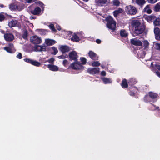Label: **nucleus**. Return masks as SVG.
I'll list each match as a JSON object with an SVG mask.
<instances>
[{"instance_id": "obj_1", "label": "nucleus", "mask_w": 160, "mask_h": 160, "mask_svg": "<svg viewBox=\"0 0 160 160\" xmlns=\"http://www.w3.org/2000/svg\"><path fill=\"white\" fill-rule=\"evenodd\" d=\"M132 25L134 28V32L137 34L142 33L145 30L144 25L141 24L137 20H133L131 22Z\"/></svg>"}, {"instance_id": "obj_2", "label": "nucleus", "mask_w": 160, "mask_h": 160, "mask_svg": "<svg viewBox=\"0 0 160 160\" xmlns=\"http://www.w3.org/2000/svg\"><path fill=\"white\" fill-rule=\"evenodd\" d=\"M106 20L107 22V27L112 30H115L116 28V22L112 18L111 16H109L106 18Z\"/></svg>"}, {"instance_id": "obj_3", "label": "nucleus", "mask_w": 160, "mask_h": 160, "mask_svg": "<svg viewBox=\"0 0 160 160\" xmlns=\"http://www.w3.org/2000/svg\"><path fill=\"white\" fill-rule=\"evenodd\" d=\"M125 10L127 14L131 15H135L137 12L136 8L132 5L127 6L125 8Z\"/></svg>"}, {"instance_id": "obj_4", "label": "nucleus", "mask_w": 160, "mask_h": 160, "mask_svg": "<svg viewBox=\"0 0 160 160\" xmlns=\"http://www.w3.org/2000/svg\"><path fill=\"white\" fill-rule=\"evenodd\" d=\"M70 67L74 70H82L84 67L78 61H75L70 64Z\"/></svg>"}, {"instance_id": "obj_5", "label": "nucleus", "mask_w": 160, "mask_h": 160, "mask_svg": "<svg viewBox=\"0 0 160 160\" xmlns=\"http://www.w3.org/2000/svg\"><path fill=\"white\" fill-rule=\"evenodd\" d=\"M30 40L31 43L35 44H40L42 42L41 38L37 36H34L31 37H30Z\"/></svg>"}, {"instance_id": "obj_6", "label": "nucleus", "mask_w": 160, "mask_h": 160, "mask_svg": "<svg viewBox=\"0 0 160 160\" xmlns=\"http://www.w3.org/2000/svg\"><path fill=\"white\" fill-rule=\"evenodd\" d=\"M158 95L152 92H149V96H146L144 98V100L146 102H150V100L149 99V97H150L152 99H155L158 97Z\"/></svg>"}, {"instance_id": "obj_7", "label": "nucleus", "mask_w": 160, "mask_h": 160, "mask_svg": "<svg viewBox=\"0 0 160 160\" xmlns=\"http://www.w3.org/2000/svg\"><path fill=\"white\" fill-rule=\"evenodd\" d=\"M87 72L91 74H95L98 73L100 71V68H91L87 69Z\"/></svg>"}, {"instance_id": "obj_8", "label": "nucleus", "mask_w": 160, "mask_h": 160, "mask_svg": "<svg viewBox=\"0 0 160 160\" xmlns=\"http://www.w3.org/2000/svg\"><path fill=\"white\" fill-rule=\"evenodd\" d=\"M4 49L8 52L13 53L15 52V49L13 44L12 43H9L8 46L4 48Z\"/></svg>"}, {"instance_id": "obj_9", "label": "nucleus", "mask_w": 160, "mask_h": 160, "mask_svg": "<svg viewBox=\"0 0 160 160\" xmlns=\"http://www.w3.org/2000/svg\"><path fill=\"white\" fill-rule=\"evenodd\" d=\"M4 38L6 41L10 42L14 39V36L11 33H7L4 34Z\"/></svg>"}, {"instance_id": "obj_10", "label": "nucleus", "mask_w": 160, "mask_h": 160, "mask_svg": "<svg viewBox=\"0 0 160 160\" xmlns=\"http://www.w3.org/2000/svg\"><path fill=\"white\" fill-rule=\"evenodd\" d=\"M154 32L156 39L158 40L160 38V29L158 27L155 28H154Z\"/></svg>"}, {"instance_id": "obj_11", "label": "nucleus", "mask_w": 160, "mask_h": 160, "mask_svg": "<svg viewBox=\"0 0 160 160\" xmlns=\"http://www.w3.org/2000/svg\"><path fill=\"white\" fill-rule=\"evenodd\" d=\"M34 51L35 52H39L45 51L46 48L44 46L40 45H35L33 48Z\"/></svg>"}, {"instance_id": "obj_12", "label": "nucleus", "mask_w": 160, "mask_h": 160, "mask_svg": "<svg viewBox=\"0 0 160 160\" xmlns=\"http://www.w3.org/2000/svg\"><path fill=\"white\" fill-rule=\"evenodd\" d=\"M131 43L136 46H141L142 43L140 40L136 38L132 39L131 41Z\"/></svg>"}, {"instance_id": "obj_13", "label": "nucleus", "mask_w": 160, "mask_h": 160, "mask_svg": "<svg viewBox=\"0 0 160 160\" xmlns=\"http://www.w3.org/2000/svg\"><path fill=\"white\" fill-rule=\"evenodd\" d=\"M69 56L70 60H75L78 58L77 53L74 51L70 52L69 53Z\"/></svg>"}, {"instance_id": "obj_14", "label": "nucleus", "mask_w": 160, "mask_h": 160, "mask_svg": "<svg viewBox=\"0 0 160 160\" xmlns=\"http://www.w3.org/2000/svg\"><path fill=\"white\" fill-rule=\"evenodd\" d=\"M41 12V9L38 7H36L34 10L31 11V13L34 15H39Z\"/></svg>"}, {"instance_id": "obj_15", "label": "nucleus", "mask_w": 160, "mask_h": 160, "mask_svg": "<svg viewBox=\"0 0 160 160\" xmlns=\"http://www.w3.org/2000/svg\"><path fill=\"white\" fill-rule=\"evenodd\" d=\"M90 57L92 60H98V57L96 53L92 51H90L88 53Z\"/></svg>"}, {"instance_id": "obj_16", "label": "nucleus", "mask_w": 160, "mask_h": 160, "mask_svg": "<svg viewBox=\"0 0 160 160\" xmlns=\"http://www.w3.org/2000/svg\"><path fill=\"white\" fill-rule=\"evenodd\" d=\"M60 50L63 53L67 52L69 51V48L67 46H61L60 48Z\"/></svg>"}, {"instance_id": "obj_17", "label": "nucleus", "mask_w": 160, "mask_h": 160, "mask_svg": "<svg viewBox=\"0 0 160 160\" xmlns=\"http://www.w3.org/2000/svg\"><path fill=\"white\" fill-rule=\"evenodd\" d=\"M108 1V0H96V3L99 5L101 6L107 4Z\"/></svg>"}, {"instance_id": "obj_18", "label": "nucleus", "mask_w": 160, "mask_h": 160, "mask_svg": "<svg viewBox=\"0 0 160 160\" xmlns=\"http://www.w3.org/2000/svg\"><path fill=\"white\" fill-rule=\"evenodd\" d=\"M56 42L55 41L49 39H46L45 40V44L48 46L52 45Z\"/></svg>"}, {"instance_id": "obj_19", "label": "nucleus", "mask_w": 160, "mask_h": 160, "mask_svg": "<svg viewBox=\"0 0 160 160\" xmlns=\"http://www.w3.org/2000/svg\"><path fill=\"white\" fill-rule=\"evenodd\" d=\"M18 26V21L16 20H12L8 24V25L10 28L15 27L17 25Z\"/></svg>"}, {"instance_id": "obj_20", "label": "nucleus", "mask_w": 160, "mask_h": 160, "mask_svg": "<svg viewBox=\"0 0 160 160\" xmlns=\"http://www.w3.org/2000/svg\"><path fill=\"white\" fill-rule=\"evenodd\" d=\"M48 67L50 70L53 71H57L58 69L57 66L54 65L49 64L48 65Z\"/></svg>"}, {"instance_id": "obj_21", "label": "nucleus", "mask_w": 160, "mask_h": 160, "mask_svg": "<svg viewBox=\"0 0 160 160\" xmlns=\"http://www.w3.org/2000/svg\"><path fill=\"white\" fill-rule=\"evenodd\" d=\"M156 18V17L152 15L146 17L145 18L146 20L149 22H152V21L154 20Z\"/></svg>"}, {"instance_id": "obj_22", "label": "nucleus", "mask_w": 160, "mask_h": 160, "mask_svg": "<svg viewBox=\"0 0 160 160\" xmlns=\"http://www.w3.org/2000/svg\"><path fill=\"white\" fill-rule=\"evenodd\" d=\"M122 10L121 8H120L115 10L113 12L114 16L116 17L118 14L122 13Z\"/></svg>"}, {"instance_id": "obj_23", "label": "nucleus", "mask_w": 160, "mask_h": 160, "mask_svg": "<svg viewBox=\"0 0 160 160\" xmlns=\"http://www.w3.org/2000/svg\"><path fill=\"white\" fill-rule=\"evenodd\" d=\"M144 11L147 13L150 14L152 12V10L150 7V5H147L144 8Z\"/></svg>"}, {"instance_id": "obj_24", "label": "nucleus", "mask_w": 160, "mask_h": 160, "mask_svg": "<svg viewBox=\"0 0 160 160\" xmlns=\"http://www.w3.org/2000/svg\"><path fill=\"white\" fill-rule=\"evenodd\" d=\"M101 79L105 84L109 83L112 82V80L110 78H102Z\"/></svg>"}, {"instance_id": "obj_25", "label": "nucleus", "mask_w": 160, "mask_h": 160, "mask_svg": "<svg viewBox=\"0 0 160 160\" xmlns=\"http://www.w3.org/2000/svg\"><path fill=\"white\" fill-rule=\"evenodd\" d=\"M136 3L140 6L143 5L146 2L145 0H136Z\"/></svg>"}, {"instance_id": "obj_26", "label": "nucleus", "mask_w": 160, "mask_h": 160, "mask_svg": "<svg viewBox=\"0 0 160 160\" xmlns=\"http://www.w3.org/2000/svg\"><path fill=\"white\" fill-rule=\"evenodd\" d=\"M143 42L144 49L145 50H148L149 48V43L148 41L147 40H144L142 41Z\"/></svg>"}, {"instance_id": "obj_27", "label": "nucleus", "mask_w": 160, "mask_h": 160, "mask_svg": "<svg viewBox=\"0 0 160 160\" xmlns=\"http://www.w3.org/2000/svg\"><path fill=\"white\" fill-rule=\"evenodd\" d=\"M120 34L122 37H126L128 35V33L127 31L124 30H121L120 31Z\"/></svg>"}, {"instance_id": "obj_28", "label": "nucleus", "mask_w": 160, "mask_h": 160, "mask_svg": "<svg viewBox=\"0 0 160 160\" xmlns=\"http://www.w3.org/2000/svg\"><path fill=\"white\" fill-rule=\"evenodd\" d=\"M153 21V24L155 26H158L160 25V19L156 18Z\"/></svg>"}, {"instance_id": "obj_29", "label": "nucleus", "mask_w": 160, "mask_h": 160, "mask_svg": "<svg viewBox=\"0 0 160 160\" xmlns=\"http://www.w3.org/2000/svg\"><path fill=\"white\" fill-rule=\"evenodd\" d=\"M36 31L42 35H45L47 31L45 30L42 29H38Z\"/></svg>"}, {"instance_id": "obj_30", "label": "nucleus", "mask_w": 160, "mask_h": 160, "mask_svg": "<svg viewBox=\"0 0 160 160\" xmlns=\"http://www.w3.org/2000/svg\"><path fill=\"white\" fill-rule=\"evenodd\" d=\"M72 40L74 41H78L79 40V38L76 34H74L71 38Z\"/></svg>"}, {"instance_id": "obj_31", "label": "nucleus", "mask_w": 160, "mask_h": 160, "mask_svg": "<svg viewBox=\"0 0 160 160\" xmlns=\"http://www.w3.org/2000/svg\"><path fill=\"white\" fill-rule=\"evenodd\" d=\"M121 85L123 88H126L128 87V84L126 79H124L122 81Z\"/></svg>"}, {"instance_id": "obj_32", "label": "nucleus", "mask_w": 160, "mask_h": 160, "mask_svg": "<svg viewBox=\"0 0 160 160\" xmlns=\"http://www.w3.org/2000/svg\"><path fill=\"white\" fill-rule=\"evenodd\" d=\"M9 8L10 9L16 10L18 9L17 6L14 4H11L9 6Z\"/></svg>"}, {"instance_id": "obj_33", "label": "nucleus", "mask_w": 160, "mask_h": 160, "mask_svg": "<svg viewBox=\"0 0 160 160\" xmlns=\"http://www.w3.org/2000/svg\"><path fill=\"white\" fill-rule=\"evenodd\" d=\"M153 46L157 50H160V43L156 42H153Z\"/></svg>"}, {"instance_id": "obj_34", "label": "nucleus", "mask_w": 160, "mask_h": 160, "mask_svg": "<svg viewBox=\"0 0 160 160\" xmlns=\"http://www.w3.org/2000/svg\"><path fill=\"white\" fill-rule=\"evenodd\" d=\"M31 64L36 66H39L40 65V63L36 61L32 60Z\"/></svg>"}, {"instance_id": "obj_35", "label": "nucleus", "mask_w": 160, "mask_h": 160, "mask_svg": "<svg viewBox=\"0 0 160 160\" xmlns=\"http://www.w3.org/2000/svg\"><path fill=\"white\" fill-rule=\"evenodd\" d=\"M100 65V63L99 62L94 61L92 63V66L93 67H98Z\"/></svg>"}, {"instance_id": "obj_36", "label": "nucleus", "mask_w": 160, "mask_h": 160, "mask_svg": "<svg viewBox=\"0 0 160 160\" xmlns=\"http://www.w3.org/2000/svg\"><path fill=\"white\" fill-rule=\"evenodd\" d=\"M160 9V5L159 3L157 4L154 7V10L156 12H158Z\"/></svg>"}, {"instance_id": "obj_37", "label": "nucleus", "mask_w": 160, "mask_h": 160, "mask_svg": "<svg viewBox=\"0 0 160 160\" xmlns=\"http://www.w3.org/2000/svg\"><path fill=\"white\" fill-rule=\"evenodd\" d=\"M120 3V2L118 0H113V4L116 6H118Z\"/></svg>"}, {"instance_id": "obj_38", "label": "nucleus", "mask_w": 160, "mask_h": 160, "mask_svg": "<svg viewBox=\"0 0 160 160\" xmlns=\"http://www.w3.org/2000/svg\"><path fill=\"white\" fill-rule=\"evenodd\" d=\"M5 18L4 13H0V22L4 20Z\"/></svg>"}, {"instance_id": "obj_39", "label": "nucleus", "mask_w": 160, "mask_h": 160, "mask_svg": "<svg viewBox=\"0 0 160 160\" xmlns=\"http://www.w3.org/2000/svg\"><path fill=\"white\" fill-rule=\"evenodd\" d=\"M36 2H35V3L38 4L40 5L42 8V9H43L44 8V5L43 3L39 1H38L37 0H36Z\"/></svg>"}, {"instance_id": "obj_40", "label": "nucleus", "mask_w": 160, "mask_h": 160, "mask_svg": "<svg viewBox=\"0 0 160 160\" xmlns=\"http://www.w3.org/2000/svg\"><path fill=\"white\" fill-rule=\"evenodd\" d=\"M80 60L82 62V64H85L86 62V60L84 58H81Z\"/></svg>"}, {"instance_id": "obj_41", "label": "nucleus", "mask_w": 160, "mask_h": 160, "mask_svg": "<svg viewBox=\"0 0 160 160\" xmlns=\"http://www.w3.org/2000/svg\"><path fill=\"white\" fill-rule=\"evenodd\" d=\"M49 27L52 31L55 32L56 31V29L54 28V25L53 24H50V25H49Z\"/></svg>"}, {"instance_id": "obj_42", "label": "nucleus", "mask_w": 160, "mask_h": 160, "mask_svg": "<svg viewBox=\"0 0 160 160\" xmlns=\"http://www.w3.org/2000/svg\"><path fill=\"white\" fill-rule=\"evenodd\" d=\"M52 49L53 51H54V52L52 53V54L54 55L56 54L58 52V50L57 48L54 47H53L52 48Z\"/></svg>"}, {"instance_id": "obj_43", "label": "nucleus", "mask_w": 160, "mask_h": 160, "mask_svg": "<svg viewBox=\"0 0 160 160\" xmlns=\"http://www.w3.org/2000/svg\"><path fill=\"white\" fill-rule=\"evenodd\" d=\"M68 57V55H67L63 54L58 57L59 59H64Z\"/></svg>"}, {"instance_id": "obj_44", "label": "nucleus", "mask_w": 160, "mask_h": 160, "mask_svg": "<svg viewBox=\"0 0 160 160\" xmlns=\"http://www.w3.org/2000/svg\"><path fill=\"white\" fill-rule=\"evenodd\" d=\"M27 36H28L27 32L26 31H25L24 32L23 34V35L22 36V37L23 38H24L25 39H27Z\"/></svg>"}, {"instance_id": "obj_45", "label": "nucleus", "mask_w": 160, "mask_h": 160, "mask_svg": "<svg viewBox=\"0 0 160 160\" xmlns=\"http://www.w3.org/2000/svg\"><path fill=\"white\" fill-rule=\"evenodd\" d=\"M24 60L25 62H29V63H30L31 64V63H32V60L26 58V59H24Z\"/></svg>"}, {"instance_id": "obj_46", "label": "nucleus", "mask_w": 160, "mask_h": 160, "mask_svg": "<svg viewBox=\"0 0 160 160\" xmlns=\"http://www.w3.org/2000/svg\"><path fill=\"white\" fill-rule=\"evenodd\" d=\"M63 63L64 66H66L68 64V61L67 60H64Z\"/></svg>"}, {"instance_id": "obj_47", "label": "nucleus", "mask_w": 160, "mask_h": 160, "mask_svg": "<svg viewBox=\"0 0 160 160\" xmlns=\"http://www.w3.org/2000/svg\"><path fill=\"white\" fill-rule=\"evenodd\" d=\"M148 2L151 3H155L157 1V0H147Z\"/></svg>"}, {"instance_id": "obj_48", "label": "nucleus", "mask_w": 160, "mask_h": 160, "mask_svg": "<svg viewBox=\"0 0 160 160\" xmlns=\"http://www.w3.org/2000/svg\"><path fill=\"white\" fill-rule=\"evenodd\" d=\"M17 57L19 59H21L22 58V54L20 52L18 53L17 56Z\"/></svg>"}, {"instance_id": "obj_49", "label": "nucleus", "mask_w": 160, "mask_h": 160, "mask_svg": "<svg viewBox=\"0 0 160 160\" xmlns=\"http://www.w3.org/2000/svg\"><path fill=\"white\" fill-rule=\"evenodd\" d=\"M54 59L53 58H50L48 60V62L50 63H53Z\"/></svg>"}, {"instance_id": "obj_50", "label": "nucleus", "mask_w": 160, "mask_h": 160, "mask_svg": "<svg viewBox=\"0 0 160 160\" xmlns=\"http://www.w3.org/2000/svg\"><path fill=\"white\" fill-rule=\"evenodd\" d=\"M101 74L102 76H105L106 75V73L105 71H102L101 72Z\"/></svg>"}, {"instance_id": "obj_51", "label": "nucleus", "mask_w": 160, "mask_h": 160, "mask_svg": "<svg viewBox=\"0 0 160 160\" xmlns=\"http://www.w3.org/2000/svg\"><path fill=\"white\" fill-rule=\"evenodd\" d=\"M156 67L159 71H160V65H156Z\"/></svg>"}, {"instance_id": "obj_52", "label": "nucleus", "mask_w": 160, "mask_h": 160, "mask_svg": "<svg viewBox=\"0 0 160 160\" xmlns=\"http://www.w3.org/2000/svg\"><path fill=\"white\" fill-rule=\"evenodd\" d=\"M156 74L160 78V72L157 71L156 72Z\"/></svg>"}, {"instance_id": "obj_53", "label": "nucleus", "mask_w": 160, "mask_h": 160, "mask_svg": "<svg viewBox=\"0 0 160 160\" xmlns=\"http://www.w3.org/2000/svg\"><path fill=\"white\" fill-rule=\"evenodd\" d=\"M96 42L98 44H99L101 43V41L100 39H97L96 40Z\"/></svg>"}, {"instance_id": "obj_54", "label": "nucleus", "mask_w": 160, "mask_h": 160, "mask_svg": "<svg viewBox=\"0 0 160 160\" xmlns=\"http://www.w3.org/2000/svg\"><path fill=\"white\" fill-rule=\"evenodd\" d=\"M56 28L58 30H61V28H60V26L59 25H57Z\"/></svg>"}, {"instance_id": "obj_55", "label": "nucleus", "mask_w": 160, "mask_h": 160, "mask_svg": "<svg viewBox=\"0 0 160 160\" xmlns=\"http://www.w3.org/2000/svg\"><path fill=\"white\" fill-rule=\"evenodd\" d=\"M130 94L131 96H133L134 95L135 93L133 92H130Z\"/></svg>"}, {"instance_id": "obj_56", "label": "nucleus", "mask_w": 160, "mask_h": 160, "mask_svg": "<svg viewBox=\"0 0 160 160\" xmlns=\"http://www.w3.org/2000/svg\"><path fill=\"white\" fill-rule=\"evenodd\" d=\"M153 107H155V108H153V110H156L157 109H158L159 108V107H156L154 105H153Z\"/></svg>"}, {"instance_id": "obj_57", "label": "nucleus", "mask_w": 160, "mask_h": 160, "mask_svg": "<svg viewBox=\"0 0 160 160\" xmlns=\"http://www.w3.org/2000/svg\"><path fill=\"white\" fill-rule=\"evenodd\" d=\"M35 17H34L31 16L30 17V19L31 20H32V19H35Z\"/></svg>"}, {"instance_id": "obj_58", "label": "nucleus", "mask_w": 160, "mask_h": 160, "mask_svg": "<svg viewBox=\"0 0 160 160\" xmlns=\"http://www.w3.org/2000/svg\"><path fill=\"white\" fill-rule=\"evenodd\" d=\"M0 7L1 8H3L4 7V6L2 4H0Z\"/></svg>"}, {"instance_id": "obj_59", "label": "nucleus", "mask_w": 160, "mask_h": 160, "mask_svg": "<svg viewBox=\"0 0 160 160\" xmlns=\"http://www.w3.org/2000/svg\"><path fill=\"white\" fill-rule=\"evenodd\" d=\"M29 26L30 27H33V24L32 23H30L29 24Z\"/></svg>"}, {"instance_id": "obj_60", "label": "nucleus", "mask_w": 160, "mask_h": 160, "mask_svg": "<svg viewBox=\"0 0 160 160\" xmlns=\"http://www.w3.org/2000/svg\"><path fill=\"white\" fill-rule=\"evenodd\" d=\"M101 67L102 68H104V67H105L103 65H101Z\"/></svg>"}, {"instance_id": "obj_61", "label": "nucleus", "mask_w": 160, "mask_h": 160, "mask_svg": "<svg viewBox=\"0 0 160 160\" xmlns=\"http://www.w3.org/2000/svg\"><path fill=\"white\" fill-rule=\"evenodd\" d=\"M83 1H85V2H87L89 0H82Z\"/></svg>"}, {"instance_id": "obj_62", "label": "nucleus", "mask_w": 160, "mask_h": 160, "mask_svg": "<svg viewBox=\"0 0 160 160\" xmlns=\"http://www.w3.org/2000/svg\"><path fill=\"white\" fill-rule=\"evenodd\" d=\"M26 22L27 23H29V21H26Z\"/></svg>"}, {"instance_id": "obj_63", "label": "nucleus", "mask_w": 160, "mask_h": 160, "mask_svg": "<svg viewBox=\"0 0 160 160\" xmlns=\"http://www.w3.org/2000/svg\"><path fill=\"white\" fill-rule=\"evenodd\" d=\"M151 66H152V62H151Z\"/></svg>"}, {"instance_id": "obj_64", "label": "nucleus", "mask_w": 160, "mask_h": 160, "mask_svg": "<svg viewBox=\"0 0 160 160\" xmlns=\"http://www.w3.org/2000/svg\"><path fill=\"white\" fill-rule=\"evenodd\" d=\"M158 40H160V39H159Z\"/></svg>"}]
</instances>
